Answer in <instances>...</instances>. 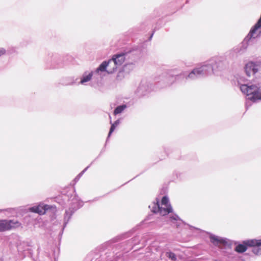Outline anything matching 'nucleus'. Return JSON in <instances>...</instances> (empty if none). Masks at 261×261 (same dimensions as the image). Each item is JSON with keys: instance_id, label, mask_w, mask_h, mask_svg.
Here are the masks:
<instances>
[{"instance_id": "1", "label": "nucleus", "mask_w": 261, "mask_h": 261, "mask_svg": "<svg viewBox=\"0 0 261 261\" xmlns=\"http://www.w3.org/2000/svg\"><path fill=\"white\" fill-rule=\"evenodd\" d=\"M248 247H253L252 252L256 255L261 254V239H251L244 241L242 244L236 246L234 250L238 253L245 252Z\"/></svg>"}, {"instance_id": "2", "label": "nucleus", "mask_w": 261, "mask_h": 261, "mask_svg": "<svg viewBox=\"0 0 261 261\" xmlns=\"http://www.w3.org/2000/svg\"><path fill=\"white\" fill-rule=\"evenodd\" d=\"M241 91L245 94L248 99L253 102L261 100V92L259 88L255 85L248 86L247 84H243L240 86Z\"/></svg>"}, {"instance_id": "3", "label": "nucleus", "mask_w": 261, "mask_h": 261, "mask_svg": "<svg viewBox=\"0 0 261 261\" xmlns=\"http://www.w3.org/2000/svg\"><path fill=\"white\" fill-rule=\"evenodd\" d=\"M21 226V223L17 220H0V232L8 231Z\"/></svg>"}, {"instance_id": "4", "label": "nucleus", "mask_w": 261, "mask_h": 261, "mask_svg": "<svg viewBox=\"0 0 261 261\" xmlns=\"http://www.w3.org/2000/svg\"><path fill=\"white\" fill-rule=\"evenodd\" d=\"M158 212L163 216L166 215L172 212V207L170 204L168 203V199L166 196H164L161 200V205L160 206L159 202L156 203Z\"/></svg>"}, {"instance_id": "5", "label": "nucleus", "mask_w": 261, "mask_h": 261, "mask_svg": "<svg viewBox=\"0 0 261 261\" xmlns=\"http://www.w3.org/2000/svg\"><path fill=\"white\" fill-rule=\"evenodd\" d=\"M258 71L256 65L253 62H249L246 65L245 72L248 76L255 74Z\"/></svg>"}, {"instance_id": "6", "label": "nucleus", "mask_w": 261, "mask_h": 261, "mask_svg": "<svg viewBox=\"0 0 261 261\" xmlns=\"http://www.w3.org/2000/svg\"><path fill=\"white\" fill-rule=\"evenodd\" d=\"M124 54L115 55L113 56L112 59L115 64L118 66H120L125 61V57Z\"/></svg>"}, {"instance_id": "7", "label": "nucleus", "mask_w": 261, "mask_h": 261, "mask_svg": "<svg viewBox=\"0 0 261 261\" xmlns=\"http://www.w3.org/2000/svg\"><path fill=\"white\" fill-rule=\"evenodd\" d=\"M108 66L107 71L109 73H113L115 72L118 66L115 64L113 59L109 60L108 62Z\"/></svg>"}, {"instance_id": "8", "label": "nucleus", "mask_w": 261, "mask_h": 261, "mask_svg": "<svg viewBox=\"0 0 261 261\" xmlns=\"http://www.w3.org/2000/svg\"><path fill=\"white\" fill-rule=\"evenodd\" d=\"M211 242L216 246H219L220 245H224L226 242L225 240L220 239L216 236H211L210 237Z\"/></svg>"}, {"instance_id": "9", "label": "nucleus", "mask_w": 261, "mask_h": 261, "mask_svg": "<svg viewBox=\"0 0 261 261\" xmlns=\"http://www.w3.org/2000/svg\"><path fill=\"white\" fill-rule=\"evenodd\" d=\"M206 66H203L200 68H195L189 74V77H192L193 75H199L206 71Z\"/></svg>"}, {"instance_id": "10", "label": "nucleus", "mask_w": 261, "mask_h": 261, "mask_svg": "<svg viewBox=\"0 0 261 261\" xmlns=\"http://www.w3.org/2000/svg\"><path fill=\"white\" fill-rule=\"evenodd\" d=\"M32 212L38 213L39 215H43L45 213V210L41 206H37L32 207L31 208Z\"/></svg>"}, {"instance_id": "11", "label": "nucleus", "mask_w": 261, "mask_h": 261, "mask_svg": "<svg viewBox=\"0 0 261 261\" xmlns=\"http://www.w3.org/2000/svg\"><path fill=\"white\" fill-rule=\"evenodd\" d=\"M107 62H103L96 70V72L98 73L99 71H105L107 70Z\"/></svg>"}, {"instance_id": "12", "label": "nucleus", "mask_w": 261, "mask_h": 261, "mask_svg": "<svg viewBox=\"0 0 261 261\" xmlns=\"http://www.w3.org/2000/svg\"><path fill=\"white\" fill-rule=\"evenodd\" d=\"M126 108V106L125 105H123L121 106H119L117 107L114 111V115H117L121 112H122L124 109Z\"/></svg>"}, {"instance_id": "13", "label": "nucleus", "mask_w": 261, "mask_h": 261, "mask_svg": "<svg viewBox=\"0 0 261 261\" xmlns=\"http://www.w3.org/2000/svg\"><path fill=\"white\" fill-rule=\"evenodd\" d=\"M92 75H93L92 72L89 73L87 75H84L83 77V78L81 79V83L83 84L85 82H87L89 81L91 79Z\"/></svg>"}, {"instance_id": "14", "label": "nucleus", "mask_w": 261, "mask_h": 261, "mask_svg": "<svg viewBox=\"0 0 261 261\" xmlns=\"http://www.w3.org/2000/svg\"><path fill=\"white\" fill-rule=\"evenodd\" d=\"M168 257L173 260H175L176 259L175 254L172 252H170L169 253Z\"/></svg>"}, {"instance_id": "15", "label": "nucleus", "mask_w": 261, "mask_h": 261, "mask_svg": "<svg viewBox=\"0 0 261 261\" xmlns=\"http://www.w3.org/2000/svg\"><path fill=\"white\" fill-rule=\"evenodd\" d=\"M116 127V126L115 125V124H112L110 132L109 133V136H110L111 134V133L114 130L115 128Z\"/></svg>"}, {"instance_id": "16", "label": "nucleus", "mask_w": 261, "mask_h": 261, "mask_svg": "<svg viewBox=\"0 0 261 261\" xmlns=\"http://www.w3.org/2000/svg\"><path fill=\"white\" fill-rule=\"evenodd\" d=\"M6 53V50L4 48H0V57L4 55Z\"/></svg>"}, {"instance_id": "17", "label": "nucleus", "mask_w": 261, "mask_h": 261, "mask_svg": "<svg viewBox=\"0 0 261 261\" xmlns=\"http://www.w3.org/2000/svg\"><path fill=\"white\" fill-rule=\"evenodd\" d=\"M119 123V120H116L114 124H115V125L116 126Z\"/></svg>"}, {"instance_id": "18", "label": "nucleus", "mask_w": 261, "mask_h": 261, "mask_svg": "<svg viewBox=\"0 0 261 261\" xmlns=\"http://www.w3.org/2000/svg\"><path fill=\"white\" fill-rule=\"evenodd\" d=\"M170 218H171V219H174V220H175V219H176L175 218H172V217H170Z\"/></svg>"}]
</instances>
